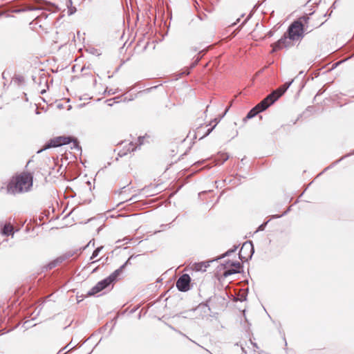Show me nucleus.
<instances>
[{"mask_svg": "<svg viewBox=\"0 0 354 354\" xmlns=\"http://www.w3.org/2000/svg\"><path fill=\"white\" fill-rule=\"evenodd\" d=\"M309 19L308 17L304 16L294 21L289 26L283 36L271 45L272 52H275L283 48L291 47L294 45V42L301 41L308 27Z\"/></svg>", "mask_w": 354, "mask_h": 354, "instance_id": "obj_1", "label": "nucleus"}, {"mask_svg": "<svg viewBox=\"0 0 354 354\" xmlns=\"http://www.w3.org/2000/svg\"><path fill=\"white\" fill-rule=\"evenodd\" d=\"M292 82H286L282 86H279L277 89L272 91L270 94H269L266 98H264L261 102H259L257 105H256L253 109H252L245 118H244L243 120L246 121L248 119H250L254 117L257 113L265 111L268 109L270 105H272L274 102H275L281 96L283 95V93L286 91V90L290 86Z\"/></svg>", "mask_w": 354, "mask_h": 354, "instance_id": "obj_2", "label": "nucleus"}, {"mask_svg": "<svg viewBox=\"0 0 354 354\" xmlns=\"http://www.w3.org/2000/svg\"><path fill=\"white\" fill-rule=\"evenodd\" d=\"M32 185V176L23 172L12 177L8 185V191L12 194L27 192Z\"/></svg>", "mask_w": 354, "mask_h": 354, "instance_id": "obj_3", "label": "nucleus"}, {"mask_svg": "<svg viewBox=\"0 0 354 354\" xmlns=\"http://www.w3.org/2000/svg\"><path fill=\"white\" fill-rule=\"evenodd\" d=\"M72 144L71 149H80L78 142L76 139L71 136H57L50 139L44 147L43 149H47L52 147H57L67 144Z\"/></svg>", "mask_w": 354, "mask_h": 354, "instance_id": "obj_4", "label": "nucleus"}, {"mask_svg": "<svg viewBox=\"0 0 354 354\" xmlns=\"http://www.w3.org/2000/svg\"><path fill=\"white\" fill-rule=\"evenodd\" d=\"M120 272V270H115L112 274H111L107 278L104 280L98 282L89 292L90 295H94L96 293L100 292L104 288H106L109 285H110L118 277Z\"/></svg>", "mask_w": 354, "mask_h": 354, "instance_id": "obj_5", "label": "nucleus"}, {"mask_svg": "<svg viewBox=\"0 0 354 354\" xmlns=\"http://www.w3.org/2000/svg\"><path fill=\"white\" fill-rule=\"evenodd\" d=\"M136 148V143L130 140H124L117 146L115 151L118 156L123 157L135 151Z\"/></svg>", "mask_w": 354, "mask_h": 354, "instance_id": "obj_6", "label": "nucleus"}, {"mask_svg": "<svg viewBox=\"0 0 354 354\" xmlns=\"http://www.w3.org/2000/svg\"><path fill=\"white\" fill-rule=\"evenodd\" d=\"M224 269L225 270L223 274L224 277H227L231 274L239 273L242 268L241 263L236 261H228L223 264Z\"/></svg>", "mask_w": 354, "mask_h": 354, "instance_id": "obj_7", "label": "nucleus"}, {"mask_svg": "<svg viewBox=\"0 0 354 354\" xmlns=\"http://www.w3.org/2000/svg\"><path fill=\"white\" fill-rule=\"evenodd\" d=\"M191 278L189 274H183L176 281L177 288L182 292H186L189 290Z\"/></svg>", "mask_w": 354, "mask_h": 354, "instance_id": "obj_8", "label": "nucleus"}, {"mask_svg": "<svg viewBox=\"0 0 354 354\" xmlns=\"http://www.w3.org/2000/svg\"><path fill=\"white\" fill-rule=\"evenodd\" d=\"M215 122L216 124L212 128L207 129L206 131H204V129L207 127L208 125H205V127H204L203 125L198 127L195 131L194 138L196 139L198 138V140H201L205 136H208L214 129L216 125L218 123V121L216 119H215Z\"/></svg>", "mask_w": 354, "mask_h": 354, "instance_id": "obj_9", "label": "nucleus"}, {"mask_svg": "<svg viewBox=\"0 0 354 354\" xmlns=\"http://www.w3.org/2000/svg\"><path fill=\"white\" fill-rule=\"evenodd\" d=\"M209 266V264L206 262H200L194 263L192 266L191 268L194 271H202L204 272L206 270L207 268Z\"/></svg>", "mask_w": 354, "mask_h": 354, "instance_id": "obj_10", "label": "nucleus"}, {"mask_svg": "<svg viewBox=\"0 0 354 354\" xmlns=\"http://www.w3.org/2000/svg\"><path fill=\"white\" fill-rule=\"evenodd\" d=\"M13 226L10 223H6L2 230L4 235L8 236L13 234Z\"/></svg>", "mask_w": 354, "mask_h": 354, "instance_id": "obj_11", "label": "nucleus"}, {"mask_svg": "<svg viewBox=\"0 0 354 354\" xmlns=\"http://www.w3.org/2000/svg\"><path fill=\"white\" fill-rule=\"evenodd\" d=\"M250 247V245H248V244H246V243H244V244L243 245V246L241 247V250H240V252H239V257H242V253L243 252V251H244L245 249L249 248Z\"/></svg>", "mask_w": 354, "mask_h": 354, "instance_id": "obj_12", "label": "nucleus"}, {"mask_svg": "<svg viewBox=\"0 0 354 354\" xmlns=\"http://www.w3.org/2000/svg\"><path fill=\"white\" fill-rule=\"evenodd\" d=\"M101 248H97V249H95L93 252V254H92V257H91V259H94L96 257L98 256V254L100 251Z\"/></svg>", "mask_w": 354, "mask_h": 354, "instance_id": "obj_13", "label": "nucleus"}]
</instances>
